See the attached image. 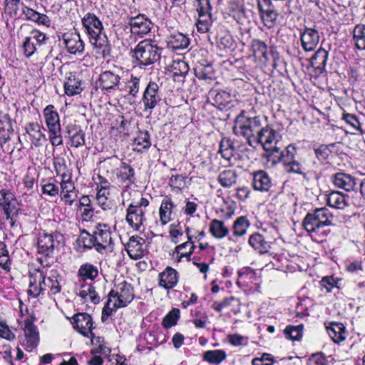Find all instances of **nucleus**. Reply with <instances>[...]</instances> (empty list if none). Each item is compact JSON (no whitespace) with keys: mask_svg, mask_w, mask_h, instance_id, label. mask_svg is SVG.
<instances>
[{"mask_svg":"<svg viewBox=\"0 0 365 365\" xmlns=\"http://www.w3.org/2000/svg\"><path fill=\"white\" fill-rule=\"evenodd\" d=\"M262 129V122L259 116H247L245 110L241 111L235 119L233 133L236 135L244 137L250 146L255 148L256 136Z\"/></svg>","mask_w":365,"mask_h":365,"instance_id":"1","label":"nucleus"},{"mask_svg":"<svg viewBox=\"0 0 365 365\" xmlns=\"http://www.w3.org/2000/svg\"><path fill=\"white\" fill-rule=\"evenodd\" d=\"M162 48L151 40L140 41L133 50V58L140 68L154 64L160 59Z\"/></svg>","mask_w":365,"mask_h":365,"instance_id":"2","label":"nucleus"},{"mask_svg":"<svg viewBox=\"0 0 365 365\" xmlns=\"http://www.w3.org/2000/svg\"><path fill=\"white\" fill-rule=\"evenodd\" d=\"M108 297L117 298L114 302L115 308L124 307L133 299V289L130 284L123 281L115 284L114 288L109 292Z\"/></svg>","mask_w":365,"mask_h":365,"instance_id":"3","label":"nucleus"},{"mask_svg":"<svg viewBox=\"0 0 365 365\" xmlns=\"http://www.w3.org/2000/svg\"><path fill=\"white\" fill-rule=\"evenodd\" d=\"M63 242V235L58 231L52 233L43 231L39 234L38 238V252L45 256H50L53 254L54 247Z\"/></svg>","mask_w":365,"mask_h":365,"instance_id":"4","label":"nucleus"},{"mask_svg":"<svg viewBox=\"0 0 365 365\" xmlns=\"http://www.w3.org/2000/svg\"><path fill=\"white\" fill-rule=\"evenodd\" d=\"M277 140L276 131L267 125L262 128L256 136L255 145H262L265 151H270L269 157L274 156L275 153L279 152V148L277 146H272V143Z\"/></svg>","mask_w":365,"mask_h":365,"instance_id":"5","label":"nucleus"},{"mask_svg":"<svg viewBox=\"0 0 365 365\" xmlns=\"http://www.w3.org/2000/svg\"><path fill=\"white\" fill-rule=\"evenodd\" d=\"M332 215L326 208L317 209L313 213H308L303 220L304 228L311 225L312 228H319L321 226L333 225Z\"/></svg>","mask_w":365,"mask_h":365,"instance_id":"6","label":"nucleus"},{"mask_svg":"<svg viewBox=\"0 0 365 365\" xmlns=\"http://www.w3.org/2000/svg\"><path fill=\"white\" fill-rule=\"evenodd\" d=\"M159 86L155 82L150 81L147 85L142 98L144 110H150V113L161 101Z\"/></svg>","mask_w":365,"mask_h":365,"instance_id":"7","label":"nucleus"},{"mask_svg":"<svg viewBox=\"0 0 365 365\" xmlns=\"http://www.w3.org/2000/svg\"><path fill=\"white\" fill-rule=\"evenodd\" d=\"M73 327L78 330V331L86 337H93V329L92 317L87 313H77L73 317Z\"/></svg>","mask_w":365,"mask_h":365,"instance_id":"8","label":"nucleus"},{"mask_svg":"<svg viewBox=\"0 0 365 365\" xmlns=\"http://www.w3.org/2000/svg\"><path fill=\"white\" fill-rule=\"evenodd\" d=\"M90 41L96 54L104 59L111 57L112 46L105 34L91 38Z\"/></svg>","mask_w":365,"mask_h":365,"instance_id":"9","label":"nucleus"},{"mask_svg":"<svg viewBox=\"0 0 365 365\" xmlns=\"http://www.w3.org/2000/svg\"><path fill=\"white\" fill-rule=\"evenodd\" d=\"M82 24L90 38L102 34L103 26L99 19L92 13H87L82 19Z\"/></svg>","mask_w":365,"mask_h":365,"instance_id":"10","label":"nucleus"},{"mask_svg":"<svg viewBox=\"0 0 365 365\" xmlns=\"http://www.w3.org/2000/svg\"><path fill=\"white\" fill-rule=\"evenodd\" d=\"M129 25L133 34L145 35L150 31L153 23L144 15H138L130 19Z\"/></svg>","mask_w":365,"mask_h":365,"instance_id":"11","label":"nucleus"},{"mask_svg":"<svg viewBox=\"0 0 365 365\" xmlns=\"http://www.w3.org/2000/svg\"><path fill=\"white\" fill-rule=\"evenodd\" d=\"M24 330L26 337V350L31 351L34 348H36L38 344V331L32 320L29 319L25 320V327Z\"/></svg>","mask_w":365,"mask_h":365,"instance_id":"12","label":"nucleus"},{"mask_svg":"<svg viewBox=\"0 0 365 365\" xmlns=\"http://www.w3.org/2000/svg\"><path fill=\"white\" fill-rule=\"evenodd\" d=\"M145 240L139 236H132L126 245V250L129 257L133 259H141L144 255L143 245Z\"/></svg>","mask_w":365,"mask_h":365,"instance_id":"13","label":"nucleus"},{"mask_svg":"<svg viewBox=\"0 0 365 365\" xmlns=\"http://www.w3.org/2000/svg\"><path fill=\"white\" fill-rule=\"evenodd\" d=\"M356 182L351 175L344 173V191L351 194V202L346 200L345 193H344V207L356 206L358 202V193L356 189Z\"/></svg>","mask_w":365,"mask_h":365,"instance_id":"14","label":"nucleus"},{"mask_svg":"<svg viewBox=\"0 0 365 365\" xmlns=\"http://www.w3.org/2000/svg\"><path fill=\"white\" fill-rule=\"evenodd\" d=\"M178 282V272L171 267H167L159 274L160 287L170 289L176 286Z\"/></svg>","mask_w":365,"mask_h":365,"instance_id":"15","label":"nucleus"},{"mask_svg":"<svg viewBox=\"0 0 365 365\" xmlns=\"http://www.w3.org/2000/svg\"><path fill=\"white\" fill-rule=\"evenodd\" d=\"M209 95L212 100V104L220 110L230 108L232 99L230 93L225 91L211 90Z\"/></svg>","mask_w":365,"mask_h":365,"instance_id":"16","label":"nucleus"},{"mask_svg":"<svg viewBox=\"0 0 365 365\" xmlns=\"http://www.w3.org/2000/svg\"><path fill=\"white\" fill-rule=\"evenodd\" d=\"M319 40V33L316 29L306 28L301 35L302 46L306 51L314 50Z\"/></svg>","mask_w":365,"mask_h":365,"instance_id":"17","label":"nucleus"},{"mask_svg":"<svg viewBox=\"0 0 365 365\" xmlns=\"http://www.w3.org/2000/svg\"><path fill=\"white\" fill-rule=\"evenodd\" d=\"M252 185L256 190L268 192L272 183L268 174L264 170H260L254 173Z\"/></svg>","mask_w":365,"mask_h":365,"instance_id":"18","label":"nucleus"},{"mask_svg":"<svg viewBox=\"0 0 365 365\" xmlns=\"http://www.w3.org/2000/svg\"><path fill=\"white\" fill-rule=\"evenodd\" d=\"M126 220L130 226L135 227V228H139L141 226H146L143 222L145 221V218L143 209L134 207L133 203H131L128 207Z\"/></svg>","mask_w":365,"mask_h":365,"instance_id":"19","label":"nucleus"},{"mask_svg":"<svg viewBox=\"0 0 365 365\" xmlns=\"http://www.w3.org/2000/svg\"><path fill=\"white\" fill-rule=\"evenodd\" d=\"M26 133L30 136L32 143L36 147H40L46 141L45 134L41 131L40 125L37 123H29L25 128Z\"/></svg>","mask_w":365,"mask_h":365,"instance_id":"20","label":"nucleus"},{"mask_svg":"<svg viewBox=\"0 0 365 365\" xmlns=\"http://www.w3.org/2000/svg\"><path fill=\"white\" fill-rule=\"evenodd\" d=\"M43 116L48 131L61 128L59 115L53 105H48L43 109Z\"/></svg>","mask_w":365,"mask_h":365,"instance_id":"21","label":"nucleus"},{"mask_svg":"<svg viewBox=\"0 0 365 365\" xmlns=\"http://www.w3.org/2000/svg\"><path fill=\"white\" fill-rule=\"evenodd\" d=\"M120 77L110 71L103 72L99 77L100 86L106 91L113 90L118 85Z\"/></svg>","mask_w":365,"mask_h":365,"instance_id":"22","label":"nucleus"},{"mask_svg":"<svg viewBox=\"0 0 365 365\" xmlns=\"http://www.w3.org/2000/svg\"><path fill=\"white\" fill-rule=\"evenodd\" d=\"M189 44L190 40L188 37L179 32L171 34L167 40L168 47L173 51L184 49Z\"/></svg>","mask_w":365,"mask_h":365,"instance_id":"23","label":"nucleus"},{"mask_svg":"<svg viewBox=\"0 0 365 365\" xmlns=\"http://www.w3.org/2000/svg\"><path fill=\"white\" fill-rule=\"evenodd\" d=\"M344 131L346 133H362L361 123L355 115L344 113Z\"/></svg>","mask_w":365,"mask_h":365,"instance_id":"24","label":"nucleus"},{"mask_svg":"<svg viewBox=\"0 0 365 365\" xmlns=\"http://www.w3.org/2000/svg\"><path fill=\"white\" fill-rule=\"evenodd\" d=\"M341 0H333L332 4L330 6L332 13L331 15V22L332 31L335 33H338L341 30V21L342 20L341 15L342 13V8L340 4Z\"/></svg>","mask_w":365,"mask_h":365,"instance_id":"25","label":"nucleus"},{"mask_svg":"<svg viewBox=\"0 0 365 365\" xmlns=\"http://www.w3.org/2000/svg\"><path fill=\"white\" fill-rule=\"evenodd\" d=\"M59 274L58 272L53 269L50 272L47 278L42 274L41 283L43 287H48L53 294H56L61 292V287L58 282Z\"/></svg>","mask_w":365,"mask_h":365,"instance_id":"26","label":"nucleus"},{"mask_svg":"<svg viewBox=\"0 0 365 365\" xmlns=\"http://www.w3.org/2000/svg\"><path fill=\"white\" fill-rule=\"evenodd\" d=\"M97 232H93L91 234L86 230H83L79 235L77 242L79 246H83V248L91 249L96 245H102L100 242L99 238L96 237Z\"/></svg>","mask_w":365,"mask_h":365,"instance_id":"27","label":"nucleus"},{"mask_svg":"<svg viewBox=\"0 0 365 365\" xmlns=\"http://www.w3.org/2000/svg\"><path fill=\"white\" fill-rule=\"evenodd\" d=\"M63 41L68 51L71 54L83 53L84 51V43L79 34H71L68 38L63 37Z\"/></svg>","mask_w":365,"mask_h":365,"instance_id":"28","label":"nucleus"},{"mask_svg":"<svg viewBox=\"0 0 365 365\" xmlns=\"http://www.w3.org/2000/svg\"><path fill=\"white\" fill-rule=\"evenodd\" d=\"M194 71L198 79L212 81L215 78V70L211 63H199L196 65Z\"/></svg>","mask_w":365,"mask_h":365,"instance_id":"29","label":"nucleus"},{"mask_svg":"<svg viewBox=\"0 0 365 365\" xmlns=\"http://www.w3.org/2000/svg\"><path fill=\"white\" fill-rule=\"evenodd\" d=\"M42 272H36L30 275L29 289L28 294L34 297H37L45 290L41 283Z\"/></svg>","mask_w":365,"mask_h":365,"instance_id":"30","label":"nucleus"},{"mask_svg":"<svg viewBox=\"0 0 365 365\" xmlns=\"http://www.w3.org/2000/svg\"><path fill=\"white\" fill-rule=\"evenodd\" d=\"M328 53L323 48L318 49L310 59L311 66L322 73L325 68Z\"/></svg>","mask_w":365,"mask_h":365,"instance_id":"31","label":"nucleus"},{"mask_svg":"<svg viewBox=\"0 0 365 365\" xmlns=\"http://www.w3.org/2000/svg\"><path fill=\"white\" fill-rule=\"evenodd\" d=\"M121 169L118 175V178L120 182L125 183V187L128 188L136 180L135 170L130 165L125 163H122Z\"/></svg>","mask_w":365,"mask_h":365,"instance_id":"32","label":"nucleus"},{"mask_svg":"<svg viewBox=\"0 0 365 365\" xmlns=\"http://www.w3.org/2000/svg\"><path fill=\"white\" fill-rule=\"evenodd\" d=\"M175 205L171 199L165 196L162 201L159 210L160 218L163 225H165L171 220L172 211Z\"/></svg>","mask_w":365,"mask_h":365,"instance_id":"33","label":"nucleus"},{"mask_svg":"<svg viewBox=\"0 0 365 365\" xmlns=\"http://www.w3.org/2000/svg\"><path fill=\"white\" fill-rule=\"evenodd\" d=\"M65 93L70 96L81 93L83 88L81 87V81L76 78L75 75L71 73L67 78V81L64 83Z\"/></svg>","mask_w":365,"mask_h":365,"instance_id":"34","label":"nucleus"},{"mask_svg":"<svg viewBox=\"0 0 365 365\" xmlns=\"http://www.w3.org/2000/svg\"><path fill=\"white\" fill-rule=\"evenodd\" d=\"M261 7L259 5V11L264 25L269 29L273 28L277 23L278 13L274 9L263 10Z\"/></svg>","mask_w":365,"mask_h":365,"instance_id":"35","label":"nucleus"},{"mask_svg":"<svg viewBox=\"0 0 365 365\" xmlns=\"http://www.w3.org/2000/svg\"><path fill=\"white\" fill-rule=\"evenodd\" d=\"M222 157L230 160L234 155L235 147L230 138H223L220 143V150Z\"/></svg>","mask_w":365,"mask_h":365,"instance_id":"36","label":"nucleus"},{"mask_svg":"<svg viewBox=\"0 0 365 365\" xmlns=\"http://www.w3.org/2000/svg\"><path fill=\"white\" fill-rule=\"evenodd\" d=\"M353 41L358 49L365 50V25H356L354 27Z\"/></svg>","mask_w":365,"mask_h":365,"instance_id":"37","label":"nucleus"},{"mask_svg":"<svg viewBox=\"0 0 365 365\" xmlns=\"http://www.w3.org/2000/svg\"><path fill=\"white\" fill-rule=\"evenodd\" d=\"M217 180L222 187H229L236 182L237 174L234 170H224L220 173Z\"/></svg>","mask_w":365,"mask_h":365,"instance_id":"38","label":"nucleus"},{"mask_svg":"<svg viewBox=\"0 0 365 365\" xmlns=\"http://www.w3.org/2000/svg\"><path fill=\"white\" fill-rule=\"evenodd\" d=\"M340 145H341L340 142L331 143L329 145H321L319 147L314 149L316 156L319 160H324L329 154L334 152L335 147H340Z\"/></svg>","mask_w":365,"mask_h":365,"instance_id":"39","label":"nucleus"},{"mask_svg":"<svg viewBox=\"0 0 365 365\" xmlns=\"http://www.w3.org/2000/svg\"><path fill=\"white\" fill-rule=\"evenodd\" d=\"M341 323L331 322L327 327V332L334 343L339 344L342 341V327Z\"/></svg>","mask_w":365,"mask_h":365,"instance_id":"40","label":"nucleus"},{"mask_svg":"<svg viewBox=\"0 0 365 365\" xmlns=\"http://www.w3.org/2000/svg\"><path fill=\"white\" fill-rule=\"evenodd\" d=\"M250 245L255 249H258L260 252L267 250L269 247L268 242L265 240L264 237L259 233L252 235L249 239Z\"/></svg>","mask_w":365,"mask_h":365,"instance_id":"41","label":"nucleus"},{"mask_svg":"<svg viewBox=\"0 0 365 365\" xmlns=\"http://www.w3.org/2000/svg\"><path fill=\"white\" fill-rule=\"evenodd\" d=\"M303 325H289L284 330V334L288 339L297 341L302 336Z\"/></svg>","mask_w":365,"mask_h":365,"instance_id":"42","label":"nucleus"},{"mask_svg":"<svg viewBox=\"0 0 365 365\" xmlns=\"http://www.w3.org/2000/svg\"><path fill=\"white\" fill-rule=\"evenodd\" d=\"M226 358V353L223 350H211L204 353L205 360L212 363L219 364Z\"/></svg>","mask_w":365,"mask_h":365,"instance_id":"43","label":"nucleus"},{"mask_svg":"<svg viewBox=\"0 0 365 365\" xmlns=\"http://www.w3.org/2000/svg\"><path fill=\"white\" fill-rule=\"evenodd\" d=\"M279 155L278 157V162H282L284 165L290 164L294 160V155L296 154V148L292 145H289L285 150L279 151Z\"/></svg>","mask_w":365,"mask_h":365,"instance_id":"44","label":"nucleus"},{"mask_svg":"<svg viewBox=\"0 0 365 365\" xmlns=\"http://www.w3.org/2000/svg\"><path fill=\"white\" fill-rule=\"evenodd\" d=\"M217 43L220 49L230 48L234 43L232 36L227 31H222L216 36Z\"/></svg>","mask_w":365,"mask_h":365,"instance_id":"45","label":"nucleus"},{"mask_svg":"<svg viewBox=\"0 0 365 365\" xmlns=\"http://www.w3.org/2000/svg\"><path fill=\"white\" fill-rule=\"evenodd\" d=\"M0 206L3 208L6 213H8L11 208V204L15 200L14 193L7 190H1L0 191Z\"/></svg>","mask_w":365,"mask_h":365,"instance_id":"46","label":"nucleus"},{"mask_svg":"<svg viewBox=\"0 0 365 365\" xmlns=\"http://www.w3.org/2000/svg\"><path fill=\"white\" fill-rule=\"evenodd\" d=\"M98 269L93 264L86 263L82 264L78 269V275L84 277L91 280L94 279L98 276Z\"/></svg>","mask_w":365,"mask_h":365,"instance_id":"47","label":"nucleus"},{"mask_svg":"<svg viewBox=\"0 0 365 365\" xmlns=\"http://www.w3.org/2000/svg\"><path fill=\"white\" fill-rule=\"evenodd\" d=\"M252 48L255 55L262 56L264 60L268 59L267 46L264 41L254 39L252 43Z\"/></svg>","mask_w":365,"mask_h":365,"instance_id":"48","label":"nucleus"},{"mask_svg":"<svg viewBox=\"0 0 365 365\" xmlns=\"http://www.w3.org/2000/svg\"><path fill=\"white\" fill-rule=\"evenodd\" d=\"M172 67L174 78L184 77L189 71L188 65L184 61H174Z\"/></svg>","mask_w":365,"mask_h":365,"instance_id":"49","label":"nucleus"},{"mask_svg":"<svg viewBox=\"0 0 365 365\" xmlns=\"http://www.w3.org/2000/svg\"><path fill=\"white\" fill-rule=\"evenodd\" d=\"M180 317V310L178 309H173L168 314L165 316L163 320V325L165 328H170L177 324Z\"/></svg>","mask_w":365,"mask_h":365,"instance_id":"50","label":"nucleus"},{"mask_svg":"<svg viewBox=\"0 0 365 365\" xmlns=\"http://www.w3.org/2000/svg\"><path fill=\"white\" fill-rule=\"evenodd\" d=\"M230 15H232L235 19L240 18L243 12V6L240 0H230L227 8Z\"/></svg>","mask_w":365,"mask_h":365,"instance_id":"51","label":"nucleus"},{"mask_svg":"<svg viewBox=\"0 0 365 365\" xmlns=\"http://www.w3.org/2000/svg\"><path fill=\"white\" fill-rule=\"evenodd\" d=\"M53 165L56 173L58 175L61 176L63 179H66L68 176L67 175L68 168L66 163V160L63 158H55Z\"/></svg>","mask_w":365,"mask_h":365,"instance_id":"52","label":"nucleus"},{"mask_svg":"<svg viewBox=\"0 0 365 365\" xmlns=\"http://www.w3.org/2000/svg\"><path fill=\"white\" fill-rule=\"evenodd\" d=\"M71 145L74 148H78L85 145V133L82 129H78L69 138Z\"/></svg>","mask_w":365,"mask_h":365,"instance_id":"53","label":"nucleus"},{"mask_svg":"<svg viewBox=\"0 0 365 365\" xmlns=\"http://www.w3.org/2000/svg\"><path fill=\"white\" fill-rule=\"evenodd\" d=\"M134 143L137 145H143V148H150L151 142L148 131H139L138 136L134 140Z\"/></svg>","mask_w":365,"mask_h":365,"instance_id":"54","label":"nucleus"},{"mask_svg":"<svg viewBox=\"0 0 365 365\" xmlns=\"http://www.w3.org/2000/svg\"><path fill=\"white\" fill-rule=\"evenodd\" d=\"M0 266L4 270H10L11 260L9 259L8 250H6L5 245H4L1 248H0Z\"/></svg>","mask_w":365,"mask_h":365,"instance_id":"55","label":"nucleus"},{"mask_svg":"<svg viewBox=\"0 0 365 365\" xmlns=\"http://www.w3.org/2000/svg\"><path fill=\"white\" fill-rule=\"evenodd\" d=\"M185 179L186 178L181 175H172L169 181V185L173 190H180L184 187Z\"/></svg>","mask_w":365,"mask_h":365,"instance_id":"56","label":"nucleus"},{"mask_svg":"<svg viewBox=\"0 0 365 365\" xmlns=\"http://www.w3.org/2000/svg\"><path fill=\"white\" fill-rule=\"evenodd\" d=\"M194 245L188 242H183L175 247V252L181 257L190 255L194 250Z\"/></svg>","mask_w":365,"mask_h":365,"instance_id":"57","label":"nucleus"},{"mask_svg":"<svg viewBox=\"0 0 365 365\" xmlns=\"http://www.w3.org/2000/svg\"><path fill=\"white\" fill-rule=\"evenodd\" d=\"M339 281H340L339 279L336 281L333 277H325L322 279L321 284L326 288L327 292H330L334 288L339 289L338 286Z\"/></svg>","mask_w":365,"mask_h":365,"instance_id":"58","label":"nucleus"},{"mask_svg":"<svg viewBox=\"0 0 365 365\" xmlns=\"http://www.w3.org/2000/svg\"><path fill=\"white\" fill-rule=\"evenodd\" d=\"M49 132L50 142L53 146H58L63 145V137L61 135V128Z\"/></svg>","mask_w":365,"mask_h":365,"instance_id":"59","label":"nucleus"},{"mask_svg":"<svg viewBox=\"0 0 365 365\" xmlns=\"http://www.w3.org/2000/svg\"><path fill=\"white\" fill-rule=\"evenodd\" d=\"M346 271L351 274H358L363 272L361 261L355 260L346 264Z\"/></svg>","mask_w":365,"mask_h":365,"instance_id":"60","label":"nucleus"},{"mask_svg":"<svg viewBox=\"0 0 365 365\" xmlns=\"http://www.w3.org/2000/svg\"><path fill=\"white\" fill-rule=\"evenodd\" d=\"M274 359L269 354L264 353L259 358H254L252 365H273Z\"/></svg>","mask_w":365,"mask_h":365,"instance_id":"61","label":"nucleus"},{"mask_svg":"<svg viewBox=\"0 0 365 365\" xmlns=\"http://www.w3.org/2000/svg\"><path fill=\"white\" fill-rule=\"evenodd\" d=\"M23 48L24 54L26 57H30L36 51V46L34 42L31 41V37L26 38L25 41L23 44Z\"/></svg>","mask_w":365,"mask_h":365,"instance_id":"62","label":"nucleus"},{"mask_svg":"<svg viewBox=\"0 0 365 365\" xmlns=\"http://www.w3.org/2000/svg\"><path fill=\"white\" fill-rule=\"evenodd\" d=\"M0 336L9 341H12L15 339L14 334L11 331L6 324L1 322H0Z\"/></svg>","mask_w":365,"mask_h":365,"instance_id":"63","label":"nucleus"},{"mask_svg":"<svg viewBox=\"0 0 365 365\" xmlns=\"http://www.w3.org/2000/svg\"><path fill=\"white\" fill-rule=\"evenodd\" d=\"M42 191L43 194L54 197L58 194L59 190L57 185L53 183L48 182L43 186Z\"/></svg>","mask_w":365,"mask_h":365,"instance_id":"64","label":"nucleus"}]
</instances>
